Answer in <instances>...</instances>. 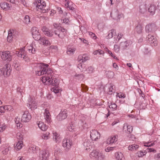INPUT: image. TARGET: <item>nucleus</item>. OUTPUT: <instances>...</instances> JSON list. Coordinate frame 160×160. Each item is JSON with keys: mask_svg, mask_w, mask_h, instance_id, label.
I'll return each instance as SVG.
<instances>
[{"mask_svg": "<svg viewBox=\"0 0 160 160\" xmlns=\"http://www.w3.org/2000/svg\"><path fill=\"white\" fill-rule=\"evenodd\" d=\"M23 147V143L22 141H19L15 147V150L18 151L21 149Z\"/></svg>", "mask_w": 160, "mask_h": 160, "instance_id": "obj_33", "label": "nucleus"}, {"mask_svg": "<svg viewBox=\"0 0 160 160\" xmlns=\"http://www.w3.org/2000/svg\"><path fill=\"white\" fill-rule=\"evenodd\" d=\"M109 107L111 110L114 111L117 109V106L115 103H110L109 105Z\"/></svg>", "mask_w": 160, "mask_h": 160, "instance_id": "obj_43", "label": "nucleus"}, {"mask_svg": "<svg viewBox=\"0 0 160 160\" xmlns=\"http://www.w3.org/2000/svg\"><path fill=\"white\" fill-rule=\"evenodd\" d=\"M130 44V42H128L127 41L121 42L120 44L121 49L122 50L126 49Z\"/></svg>", "mask_w": 160, "mask_h": 160, "instance_id": "obj_25", "label": "nucleus"}, {"mask_svg": "<svg viewBox=\"0 0 160 160\" xmlns=\"http://www.w3.org/2000/svg\"><path fill=\"white\" fill-rule=\"evenodd\" d=\"M62 153V151L59 148H57L54 151V155H57Z\"/></svg>", "mask_w": 160, "mask_h": 160, "instance_id": "obj_53", "label": "nucleus"}, {"mask_svg": "<svg viewBox=\"0 0 160 160\" xmlns=\"http://www.w3.org/2000/svg\"><path fill=\"white\" fill-rule=\"evenodd\" d=\"M49 133L48 134H43L42 136V138L43 139L48 140L49 138Z\"/></svg>", "mask_w": 160, "mask_h": 160, "instance_id": "obj_54", "label": "nucleus"}, {"mask_svg": "<svg viewBox=\"0 0 160 160\" xmlns=\"http://www.w3.org/2000/svg\"><path fill=\"white\" fill-rule=\"evenodd\" d=\"M48 64L44 63L37 64L34 68L36 74L38 76L44 75L42 78L41 80L46 85L57 86L59 84V80L52 76V70L48 68Z\"/></svg>", "mask_w": 160, "mask_h": 160, "instance_id": "obj_1", "label": "nucleus"}, {"mask_svg": "<svg viewBox=\"0 0 160 160\" xmlns=\"http://www.w3.org/2000/svg\"><path fill=\"white\" fill-rule=\"evenodd\" d=\"M115 157L116 160H125L123 155L121 152H117L115 154Z\"/></svg>", "mask_w": 160, "mask_h": 160, "instance_id": "obj_31", "label": "nucleus"}, {"mask_svg": "<svg viewBox=\"0 0 160 160\" xmlns=\"http://www.w3.org/2000/svg\"><path fill=\"white\" fill-rule=\"evenodd\" d=\"M53 140L56 143H59L61 140V137L60 135L56 132L53 133Z\"/></svg>", "mask_w": 160, "mask_h": 160, "instance_id": "obj_28", "label": "nucleus"}, {"mask_svg": "<svg viewBox=\"0 0 160 160\" xmlns=\"http://www.w3.org/2000/svg\"><path fill=\"white\" fill-rule=\"evenodd\" d=\"M89 57L86 54L80 55L78 58V60L82 62H84L89 59Z\"/></svg>", "mask_w": 160, "mask_h": 160, "instance_id": "obj_22", "label": "nucleus"}, {"mask_svg": "<svg viewBox=\"0 0 160 160\" xmlns=\"http://www.w3.org/2000/svg\"><path fill=\"white\" fill-rule=\"evenodd\" d=\"M146 154V152H143L142 151H140L137 153L138 156V157H142L143 156H144Z\"/></svg>", "mask_w": 160, "mask_h": 160, "instance_id": "obj_46", "label": "nucleus"}, {"mask_svg": "<svg viewBox=\"0 0 160 160\" xmlns=\"http://www.w3.org/2000/svg\"><path fill=\"white\" fill-rule=\"evenodd\" d=\"M147 38H148V40L149 42L152 46H156L157 45L158 43L156 38L153 35L148 34Z\"/></svg>", "mask_w": 160, "mask_h": 160, "instance_id": "obj_15", "label": "nucleus"}, {"mask_svg": "<svg viewBox=\"0 0 160 160\" xmlns=\"http://www.w3.org/2000/svg\"><path fill=\"white\" fill-rule=\"evenodd\" d=\"M124 17V16L123 14L118 12L117 21H119L121 18H123Z\"/></svg>", "mask_w": 160, "mask_h": 160, "instance_id": "obj_55", "label": "nucleus"}, {"mask_svg": "<svg viewBox=\"0 0 160 160\" xmlns=\"http://www.w3.org/2000/svg\"><path fill=\"white\" fill-rule=\"evenodd\" d=\"M55 93H58L60 91V90L57 87H54L53 88H52V90Z\"/></svg>", "mask_w": 160, "mask_h": 160, "instance_id": "obj_57", "label": "nucleus"}, {"mask_svg": "<svg viewBox=\"0 0 160 160\" xmlns=\"http://www.w3.org/2000/svg\"><path fill=\"white\" fill-rule=\"evenodd\" d=\"M28 49L29 52H31L32 54H34L36 50L35 44L32 43L30 46L28 47Z\"/></svg>", "mask_w": 160, "mask_h": 160, "instance_id": "obj_32", "label": "nucleus"}, {"mask_svg": "<svg viewBox=\"0 0 160 160\" xmlns=\"http://www.w3.org/2000/svg\"><path fill=\"white\" fill-rule=\"evenodd\" d=\"M1 8L5 10H8L11 8V6L6 2H4L0 4Z\"/></svg>", "mask_w": 160, "mask_h": 160, "instance_id": "obj_27", "label": "nucleus"}, {"mask_svg": "<svg viewBox=\"0 0 160 160\" xmlns=\"http://www.w3.org/2000/svg\"><path fill=\"white\" fill-rule=\"evenodd\" d=\"M117 96L119 98H124L126 97L125 94L122 93L120 92L118 94Z\"/></svg>", "mask_w": 160, "mask_h": 160, "instance_id": "obj_61", "label": "nucleus"}, {"mask_svg": "<svg viewBox=\"0 0 160 160\" xmlns=\"http://www.w3.org/2000/svg\"><path fill=\"white\" fill-rule=\"evenodd\" d=\"M22 121V118L20 119V118L18 117H17L15 118V122L16 124H17V127L19 128L22 127V126H21V125L20 124V123Z\"/></svg>", "mask_w": 160, "mask_h": 160, "instance_id": "obj_40", "label": "nucleus"}, {"mask_svg": "<svg viewBox=\"0 0 160 160\" xmlns=\"http://www.w3.org/2000/svg\"><path fill=\"white\" fill-rule=\"evenodd\" d=\"M39 41L44 45H49L51 43L50 40L45 37H41Z\"/></svg>", "mask_w": 160, "mask_h": 160, "instance_id": "obj_23", "label": "nucleus"}, {"mask_svg": "<svg viewBox=\"0 0 160 160\" xmlns=\"http://www.w3.org/2000/svg\"><path fill=\"white\" fill-rule=\"evenodd\" d=\"M103 53V52L100 50H98L94 52L93 54L95 55H96L98 54L101 55Z\"/></svg>", "mask_w": 160, "mask_h": 160, "instance_id": "obj_56", "label": "nucleus"}, {"mask_svg": "<svg viewBox=\"0 0 160 160\" xmlns=\"http://www.w3.org/2000/svg\"><path fill=\"white\" fill-rule=\"evenodd\" d=\"M75 50L76 49L75 48H68L67 53L69 55H72L74 53Z\"/></svg>", "mask_w": 160, "mask_h": 160, "instance_id": "obj_44", "label": "nucleus"}, {"mask_svg": "<svg viewBox=\"0 0 160 160\" xmlns=\"http://www.w3.org/2000/svg\"><path fill=\"white\" fill-rule=\"evenodd\" d=\"M44 106V108H45L47 106V108L45 109V112L44 113V119L46 122L48 123H49L51 121V115L49 111L50 106L47 104V102L45 103Z\"/></svg>", "mask_w": 160, "mask_h": 160, "instance_id": "obj_5", "label": "nucleus"}, {"mask_svg": "<svg viewBox=\"0 0 160 160\" xmlns=\"http://www.w3.org/2000/svg\"><path fill=\"white\" fill-rule=\"evenodd\" d=\"M17 138L20 140L22 139V135L20 132H18L17 134Z\"/></svg>", "mask_w": 160, "mask_h": 160, "instance_id": "obj_62", "label": "nucleus"}, {"mask_svg": "<svg viewBox=\"0 0 160 160\" xmlns=\"http://www.w3.org/2000/svg\"><path fill=\"white\" fill-rule=\"evenodd\" d=\"M18 36V32L13 30H10L8 32V35L7 38V41L11 42H12L13 38H17Z\"/></svg>", "mask_w": 160, "mask_h": 160, "instance_id": "obj_8", "label": "nucleus"}, {"mask_svg": "<svg viewBox=\"0 0 160 160\" xmlns=\"http://www.w3.org/2000/svg\"><path fill=\"white\" fill-rule=\"evenodd\" d=\"M107 76L109 78L113 77L114 75V73L112 71H108L107 73Z\"/></svg>", "mask_w": 160, "mask_h": 160, "instance_id": "obj_58", "label": "nucleus"}, {"mask_svg": "<svg viewBox=\"0 0 160 160\" xmlns=\"http://www.w3.org/2000/svg\"><path fill=\"white\" fill-rule=\"evenodd\" d=\"M120 48H121L120 45L119 46L117 44L114 45V49L115 52H119Z\"/></svg>", "mask_w": 160, "mask_h": 160, "instance_id": "obj_51", "label": "nucleus"}, {"mask_svg": "<svg viewBox=\"0 0 160 160\" xmlns=\"http://www.w3.org/2000/svg\"><path fill=\"white\" fill-rule=\"evenodd\" d=\"M118 13V10H116L114 12H112L111 13V16L113 19L117 20Z\"/></svg>", "mask_w": 160, "mask_h": 160, "instance_id": "obj_41", "label": "nucleus"}, {"mask_svg": "<svg viewBox=\"0 0 160 160\" xmlns=\"http://www.w3.org/2000/svg\"><path fill=\"white\" fill-rule=\"evenodd\" d=\"M27 104V106L30 108L34 109L37 108V103L35 101L33 100L31 98H29Z\"/></svg>", "mask_w": 160, "mask_h": 160, "instance_id": "obj_17", "label": "nucleus"}, {"mask_svg": "<svg viewBox=\"0 0 160 160\" xmlns=\"http://www.w3.org/2000/svg\"><path fill=\"white\" fill-rule=\"evenodd\" d=\"M1 149H2V153L3 155H7L9 153L10 148L7 147H4L3 146H2L1 147Z\"/></svg>", "mask_w": 160, "mask_h": 160, "instance_id": "obj_34", "label": "nucleus"}, {"mask_svg": "<svg viewBox=\"0 0 160 160\" xmlns=\"http://www.w3.org/2000/svg\"><path fill=\"white\" fill-rule=\"evenodd\" d=\"M49 153L48 151H41L39 152V159L41 160H48Z\"/></svg>", "mask_w": 160, "mask_h": 160, "instance_id": "obj_12", "label": "nucleus"}, {"mask_svg": "<svg viewBox=\"0 0 160 160\" xmlns=\"http://www.w3.org/2000/svg\"><path fill=\"white\" fill-rule=\"evenodd\" d=\"M116 30L114 29H112L109 31L108 34V39H110L112 38L113 36L116 35Z\"/></svg>", "mask_w": 160, "mask_h": 160, "instance_id": "obj_38", "label": "nucleus"}, {"mask_svg": "<svg viewBox=\"0 0 160 160\" xmlns=\"http://www.w3.org/2000/svg\"><path fill=\"white\" fill-rule=\"evenodd\" d=\"M32 118L31 115L28 111L24 112L22 117V120L23 122H28Z\"/></svg>", "mask_w": 160, "mask_h": 160, "instance_id": "obj_13", "label": "nucleus"}, {"mask_svg": "<svg viewBox=\"0 0 160 160\" xmlns=\"http://www.w3.org/2000/svg\"><path fill=\"white\" fill-rule=\"evenodd\" d=\"M157 29L156 26L154 24H149L145 27V30L147 33H152L154 32Z\"/></svg>", "mask_w": 160, "mask_h": 160, "instance_id": "obj_10", "label": "nucleus"}, {"mask_svg": "<svg viewBox=\"0 0 160 160\" xmlns=\"http://www.w3.org/2000/svg\"><path fill=\"white\" fill-rule=\"evenodd\" d=\"M24 22L25 23L28 24L30 22V19L28 15H26L24 17Z\"/></svg>", "mask_w": 160, "mask_h": 160, "instance_id": "obj_52", "label": "nucleus"}, {"mask_svg": "<svg viewBox=\"0 0 160 160\" xmlns=\"http://www.w3.org/2000/svg\"><path fill=\"white\" fill-rule=\"evenodd\" d=\"M99 152L96 150H93L90 154V157L93 159L98 160V158Z\"/></svg>", "mask_w": 160, "mask_h": 160, "instance_id": "obj_26", "label": "nucleus"}, {"mask_svg": "<svg viewBox=\"0 0 160 160\" xmlns=\"http://www.w3.org/2000/svg\"><path fill=\"white\" fill-rule=\"evenodd\" d=\"M135 31L138 34H141L142 33L143 27L142 23L140 22H138V23L136 25Z\"/></svg>", "mask_w": 160, "mask_h": 160, "instance_id": "obj_18", "label": "nucleus"}, {"mask_svg": "<svg viewBox=\"0 0 160 160\" xmlns=\"http://www.w3.org/2000/svg\"><path fill=\"white\" fill-rule=\"evenodd\" d=\"M31 32L33 38L36 40H39L41 37L38 29L36 27H33L32 28Z\"/></svg>", "mask_w": 160, "mask_h": 160, "instance_id": "obj_9", "label": "nucleus"}, {"mask_svg": "<svg viewBox=\"0 0 160 160\" xmlns=\"http://www.w3.org/2000/svg\"><path fill=\"white\" fill-rule=\"evenodd\" d=\"M154 158L156 160H160V153L155 154Z\"/></svg>", "mask_w": 160, "mask_h": 160, "instance_id": "obj_64", "label": "nucleus"}, {"mask_svg": "<svg viewBox=\"0 0 160 160\" xmlns=\"http://www.w3.org/2000/svg\"><path fill=\"white\" fill-rule=\"evenodd\" d=\"M115 147H108L105 149V150L106 152H109L113 150Z\"/></svg>", "mask_w": 160, "mask_h": 160, "instance_id": "obj_59", "label": "nucleus"}, {"mask_svg": "<svg viewBox=\"0 0 160 160\" xmlns=\"http://www.w3.org/2000/svg\"><path fill=\"white\" fill-rule=\"evenodd\" d=\"M93 68L92 66L89 67L86 69V71L88 73H91L93 72Z\"/></svg>", "mask_w": 160, "mask_h": 160, "instance_id": "obj_49", "label": "nucleus"}, {"mask_svg": "<svg viewBox=\"0 0 160 160\" xmlns=\"http://www.w3.org/2000/svg\"><path fill=\"white\" fill-rule=\"evenodd\" d=\"M73 144V142L71 139L68 138L64 139L62 141V146L64 148V152H67L71 149Z\"/></svg>", "mask_w": 160, "mask_h": 160, "instance_id": "obj_3", "label": "nucleus"}, {"mask_svg": "<svg viewBox=\"0 0 160 160\" xmlns=\"http://www.w3.org/2000/svg\"><path fill=\"white\" fill-rule=\"evenodd\" d=\"M35 4L38 9L42 10L43 13H46L48 12V8L46 6V3L42 0H36Z\"/></svg>", "mask_w": 160, "mask_h": 160, "instance_id": "obj_2", "label": "nucleus"}, {"mask_svg": "<svg viewBox=\"0 0 160 160\" xmlns=\"http://www.w3.org/2000/svg\"><path fill=\"white\" fill-rule=\"evenodd\" d=\"M13 66H14L15 68L18 71H19L21 69L19 63L17 61H14Z\"/></svg>", "mask_w": 160, "mask_h": 160, "instance_id": "obj_42", "label": "nucleus"}, {"mask_svg": "<svg viewBox=\"0 0 160 160\" xmlns=\"http://www.w3.org/2000/svg\"><path fill=\"white\" fill-rule=\"evenodd\" d=\"M74 128H74L73 126H72L70 125L68 127V129L69 131L72 132H73V131H74Z\"/></svg>", "mask_w": 160, "mask_h": 160, "instance_id": "obj_63", "label": "nucleus"}, {"mask_svg": "<svg viewBox=\"0 0 160 160\" xmlns=\"http://www.w3.org/2000/svg\"><path fill=\"white\" fill-rule=\"evenodd\" d=\"M98 156V160H102L105 158V155L102 153H99Z\"/></svg>", "mask_w": 160, "mask_h": 160, "instance_id": "obj_48", "label": "nucleus"}, {"mask_svg": "<svg viewBox=\"0 0 160 160\" xmlns=\"http://www.w3.org/2000/svg\"><path fill=\"white\" fill-rule=\"evenodd\" d=\"M127 127V130L129 133L131 132L133 130L132 127V126L129 125H126Z\"/></svg>", "mask_w": 160, "mask_h": 160, "instance_id": "obj_60", "label": "nucleus"}, {"mask_svg": "<svg viewBox=\"0 0 160 160\" xmlns=\"http://www.w3.org/2000/svg\"><path fill=\"white\" fill-rule=\"evenodd\" d=\"M147 11L146 4H142L139 7V12L142 14L144 13Z\"/></svg>", "mask_w": 160, "mask_h": 160, "instance_id": "obj_37", "label": "nucleus"}, {"mask_svg": "<svg viewBox=\"0 0 160 160\" xmlns=\"http://www.w3.org/2000/svg\"><path fill=\"white\" fill-rule=\"evenodd\" d=\"M138 146L135 144H132L129 145L128 147V149L131 151H136L138 148Z\"/></svg>", "mask_w": 160, "mask_h": 160, "instance_id": "obj_36", "label": "nucleus"}, {"mask_svg": "<svg viewBox=\"0 0 160 160\" xmlns=\"http://www.w3.org/2000/svg\"><path fill=\"white\" fill-rule=\"evenodd\" d=\"M60 28L61 27L59 26L58 24L54 23L53 24V27L52 28V31H53L55 35H57L59 37L62 38V36H61L60 33H58V32L56 30V29H57L58 31L60 29Z\"/></svg>", "mask_w": 160, "mask_h": 160, "instance_id": "obj_16", "label": "nucleus"}, {"mask_svg": "<svg viewBox=\"0 0 160 160\" xmlns=\"http://www.w3.org/2000/svg\"><path fill=\"white\" fill-rule=\"evenodd\" d=\"M42 30L46 35L49 37H52L53 35V32H54L53 31L51 32L46 27H43L42 29Z\"/></svg>", "mask_w": 160, "mask_h": 160, "instance_id": "obj_19", "label": "nucleus"}, {"mask_svg": "<svg viewBox=\"0 0 160 160\" xmlns=\"http://www.w3.org/2000/svg\"><path fill=\"white\" fill-rule=\"evenodd\" d=\"M91 140L88 138H86L85 139L83 142V144L86 150H88L89 149H90L91 148H92V146H91Z\"/></svg>", "mask_w": 160, "mask_h": 160, "instance_id": "obj_20", "label": "nucleus"}, {"mask_svg": "<svg viewBox=\"0 0 160 160\" xmlns=\"http://www.w3.org/2000/svg\"><path fill=\"white\" fill-rule=\"evenodd\" d=\"M4 109L5 110H7L8 111H12L13 110V109L12 106L10 105H6L4 106Z\"/></svg>", "mask_w": 160, "mask_h": 160, "instance_id": "obj_50", "label": "nucleus"}, {"mask_svg": "<svg viewBox=\"0 0 160 160\" xmlns=\"http://www.w3.org/2000/svg\"><path fill=\"white\" fill-rule=\"evenodd\" d=\"M156 10V7L154 4H151L148 9V12L152 15H153L155 14Z\"/></svg>", "mask_w": 160, "mask_h": 160, "instance_id": "obj_29", "label": "nucleus"}, {"mask_svg": "<svg viewBox=\"0 0 160 160\" xmlns=\"http://www.w3.org/2000/svg\"><path fill=\"white\" fill-rule=\"evenodd\" d=\"M38 127L42 131H45L48 128V126L44 124L43 122L39 121L38 122H37Z\"/></svg>", "mask_w": 160, "mask_h": 160, "instance_id": "obj_30", "label": "nucleus"}, {"mask_svg": "<svg viewBox=\"0 0 160 160\" xmlns=\"http://www.w3.org/2000/svg\"><path fill=\"white\" fill-rule=\"evenodd\" d=\"M69 21L68 18H65L64 19H61V22L62 23L69 24Z\"/></svg>", "mask_w": 160, "mask_h": 160, "instance_id": "obj_47", "label": "nucleus"}, {"mask_svg": "<svg viewBox=\"0 0 160 160\" xmlns=\"http://www.w3.org/2000/svg\"><path fill=\"white\" fill-rule=\"evenodd\" d=\"M65 4L66 7L71 10H72L74 8L73 7L74 5L72 4V3L70 2L69 0H65Z\"/></svg>", "mask_w": 160, "mask_h": 160, "instance_id": "obj_35", "label": "nucleus"}, {"mask_svg": "<svg viewBox=\"0 0 160 160\" xmlns=\"http://www.w3.org/2000/svg\"><path fill=\"white\" fill-rule=\"evenodd\" d=\"M39 150V148L38 147L34 145H30L28 149V151L30 153H36L37 151Z\"/></svg>", "mask_w": 160, "mask_h": 160, "instance_id": "obj_21", "label": "nucleus"}, {"mask_svg": "<svg viewBox=\"0 0 160 160\" xmlns=\"http://www.w3.org/2000/svg\"><path fill=\"white\" fill-rule=\"evenodd\" d=\"M67 114L66 110H62L58 115L57 117V118L59 121H62L67 118Z\"/></svg>", "mask_w": 160, "mask_h": 160, "instance_id": "obj_14", "label": "nucleus"}, {"mask_svg": "<svg viewBox=\"0 0 160 160\" xmlns=\"http://www.w3.org/2000/svg\"><path fill=\"white\" fill-rule=\"evenodd\" d=\"M90 136L92 140L96 141L99 138L100 135L97 131L92 130L90 131Z\"/></svg>", "mask_w": 160, "mask_h": 160, "instance_id": "obj_11", "label": "nucleus"}, {"mask_svg": "<svg viewBox=\"0 0 160 160\" xmlns=\"http://www.w3.org/2000/svg\"><path fill=\"white\" fill-rule=\"evenodd\" d=\"M58 31L59 32H61L58 33H60L61 35L62 36V38H63L67 34V30L61 27L60 29Z\"/></svg>", "mask_w": 160, "mask_h": 160, "instance_id": "obj_39", "label": "nucleus"}, {"mask_svg": "<svg viewBox=\"0 0 160 160\" xmlns=\"http://www.w3.org/2000/svg\"><path fill=\"white\" fill-rule=\"evenodd\" d=\"M115 87L113 84H110V86L109 88V91L108 93L109 94H111L112 93L114 92V88Z\"/></svg>", "mask_w": 160, "mask_h": 160, "instance_id": "obj_45", "label": "nucleus"}, {"mask_svg": "<svg viewBox=\"0 0 160 160\" xmlns=\"http://www.w3.org/2000/svg\"><path fill=\"white\" fill-rule=\"evenodd\" d=\"M16 54L18 58H23L26 61H27L28 60V58L25 50V48H21L19 51H16Z\"/></svg>", "mask_w": 160, "mask_h": 160, "instance_id": "obj_6", "label": "nucleus"}, {"mask_svg": "<svg viewBox=\"0 0 160 160\" xmlns=\"http://www.w3.org/2000/svg\"><path fill=\"white\" fill-rule=\"evenodd\" d=\"M0 56L1 58L4 61H10L12 60V55L9 51L0 52Z\"/></svg>", "mask_w": 160, "mask_h": 160, "instance_id": "obj_7", "label": "nucleus"}, {"mask_svg": "<svg viewBox=\"0 0 160 160\" xmlns=\"http://www.w3.org/2000/svg\"><path fill=\"white\" fill-rule=\"evenodd\" d=\"M11 71L10 65L9 64H6L3 68L1 69L0 71H1L2 73H0V76L3 75L5 77H8L10 75Z\"/></svg>", "mask_w": 160, "mask_h": 160, "instance_id": "obj_4", "label": "nucleus"}, {"mask_svg": "<svg viewBox=\"0 0 160 160\" xmlns=\"http://www.w3.org/2000/svg\"><path fill=\"white\" fill-rule=\"evenodd\" d=\"M118 137V136L117 135L112 136L109 138L106 141V143L109 144L114 143L117 141Z\"/></svg>", "mask_w": 160, "mask_h": 160, "instance_id": "obj_24", "label": "nucleus"}]
</instances>
